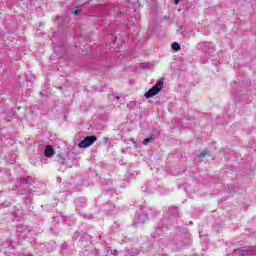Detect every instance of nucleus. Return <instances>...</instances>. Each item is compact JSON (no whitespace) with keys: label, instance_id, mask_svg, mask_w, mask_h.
<instances>
[{"label":"nucleus","instance_id":"nucleus-5","mask_svg":"<svg viewBox=\"0 0 256 256\" xmlns=\"http://www.w3.org/2000/svg\"><path fill=\"white\" fill-rule=\"evenodd\" d=\"M149 143H153V137L146 138L142 142L143 145H149Z\"/></svg>","mask_w":256,"mask_h":256},{"label":"nucleus","instance_id":"nucleus-2","mask_svg":"<svg viewBox=\"0 0 256 256\" xmlns=\"http://www.w3.org/2000/svg\"><path fill=\"white\" fill-rule=\"evenodd\" d=\"M95 141H97V136H87L78 144V147L80 149H87V147H91Z\"/></svg>","mask_w":256,"mask_h":256},{"label":"nucleus","instance_id":"nucleus-8","mask_svg":"<svg viewBox=\"0 0 256 256\" xmlns=\"http://www.w3.org/2000/svg\"><path fill=\"white\" fill-rule=\"evenodd\" d=\"M73 13L74 15H79V10H75Z\"/></svg>","mask_w":256,"mask_h":256},{"label":"nucleus","instance_id":"nucleus-4","mask_svg":"<svg viewBox=\"0 0 256 256\" xmlns=\"http://www.w3.org/2000/svg\"><path fill=\"white\" fill-rule=\"evenodd\" d=\"M171 48L173 49V51H181V45H179V43L177 42H173L171 44Z\"/></svg>","mask_w":256,"mask_h":256},{"label":"nucleus","instance_id":"nucleus-7","mask_svg":"<svg viewBox=\"0 0 256 256\" xmlns=\"http://www.w3.org/2000/svg\"><path fill=\"white\" fill-rule=\"evenodd\" d=\"M181 0H174V5H179V2H180Z\"/></svg>","mask_w":256,"mask_h":256},{"label":"nucleus","instance_id":"nucleus-1","mask_svg":"<svg viewBox=\"0 0 256 256\" xmlns=\"http://www.w3.org/2000/svg\"><path fill=\"white\" fill-rule=\"evenodd\" d=\"M161 89H163V80H158L156 85H154L144 94V97H146V99H151V97H155V95H159V93L161 92Z\"/></svg>","mask_w":256,"mask_h":256},{"label":"nucleus","instance_id":"nucleus-3","mask_svg":"<svg viewBox=\"0 0 256 256\" xmlns=\"http://www.w3.org/2000/svg\"><path fill=\"white\" fill-rule=\"evenodd\" d=\"M44 155L45 157H53V155H55V150L53 149V146L51 145H47L45 150H44Z\"/></svg>","mask_w":256,"mask_h":256},{"label":"nucleus","instance_id":"nucleus-6","mask_svg":"<svg viewBox=\"0 0 256 256\" xmlns=\"http://www.w3.org/2000/svg\"><path fill=\"white\" fill-rule=\"evenodd\" d=\"M203 157H207V150H203L198 156V159H203Z\"/></svg>","mask_w":256,"mask_h":256}]
</instances>
